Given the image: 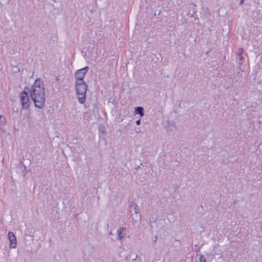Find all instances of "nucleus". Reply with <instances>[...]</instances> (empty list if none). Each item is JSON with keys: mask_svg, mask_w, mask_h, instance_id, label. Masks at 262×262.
Wrapping results in <instances>:
<instances>
[{"mask_svg": "<svg viewBox=\"0 0 262 262\" xmlns=\"http://www.w3.org/2000/svg\"><path fill=\"white\" fill-rule=\"evenodd\" d=\"M140 123V120H138L137 121H136V124L137 125H139Z\"/></svg>", "mask_w": 262, "mask_h": 262, "instance_id": "1a4fd4ad", "label": "nucleus"}, {"mask_svg": "<svg viewBox=\"0 0 262 262\" xmlns=\"http://www.w3.org/2000/svg\"><path fill=\"white\" fill-rule=\"evenodd\" d=\"M30 96L33 100L36 107L42 108L45 104V91L43 82L37 79L29 91Z\"/></svg>", "mask_w": 262, "mask_h": 262, "instance_id": "f257e3e1", "label": "nucleus"}, {"mask_svg": "<svg viewBox=\"0 0 262 262\" xmlns=\"http://www.w3.org/2000/svg\"><path fill=\"white\" fill-rule=\"evenodd\" d=\"M20 98L22 107L24 108H27L29 107L30 103L27 92H24L21 93Z\"/></svg>", "mask_w": 262, "mask_h": 262, "instance_id": "20e7f679", "label": "nucleus"}, {"mask_svg": "<svg viewBox=\"0 0 262 262\" xmlns=\"http://www.w3.org/2000/svg\"><path fill=\"white\" fill-rule=\"evenodd\" d=\"M143 109L141 107H137L135 108V113L139 114L141 117L143 116Z\"/></svg>", "mask_w": 262, "mask_h": 262, "instance_id": "423d86ee", "label": "nucleus"}, {"mask_svg": "<svg viewBox=\"0 0 262 262\" xmlns=\"http://www.w3.org/2000/svg\"><path fill=\"white\" fill-rule=\"evenodd\" d=\"M200 262H206V259H205V257L202 255L200 256Z\"/></svg>", "mask_w": 262, "mask_h": 262, "instance_id": "6e6552de", "label": "nucleus"}, {"mask_svg": "<svg viewBox=\"0 0 262 262\" xmlns=\"http://www.w3.org/2000/svg\"><path fill=\"white\" fill-rule=\"evenodd\" d=\"M243 49H241V51H240V53H242L243 52Z\"/></svg>", "mask_w": 262, "mask_h": 262, "instance_id": "9b49d317", "label": "nucleus"}, {"mask_svg": "<svg viewBox=\"0 0 262 262\" xmlns=\"http://www.w3.org/2000/svg\"><path fill=\"white\" fill-rule=\"evenodd\" d=\"M75 88L77 96L79 102L83 103L85 99V93L87 90V85L84 82H76Z\"/></svg>", "mask_w": 262, "mask_h": 262, "instance_id": "f03ea898", "label": "nucleus"}, {"mask_svg": "<svg viewBox=\"0 0 262 262\" xmlns=\"http://www.w3.org/2000/svg\"><path fill=\"white\" fill-rule=\"evenodd\" d=\"M136 215L137 216V218H140V215L138 214V213L136 211Z\"/></svg>", "mask_w": 262, "mask_h": 262, "instance_id": "9d476101", "label": "nucleus"}, {"mask_svg": "<svg viewBox=\"0 0 262 262\" xmlns=\"http://www.w3.org/2000/svg\"><path fill=\"white\" fill-rule=\"evenodd\" d=\"M8 239L10 242V246L11 248H15L16 247L17 242L16 237L12 232H9L8 233Z\"/></svg>", "mask_w": 262, "mask_h": 262, "instance_id": "39448f33", "label": "nucleus"}, {"mask_svg": "<svg viewBox=\"0 0 262 262\" xmlns=\"http://www.w3.org/2000/svg\"><path fill=\"white\" fill-rule=\"evenodd\" d=\"M88 68L85 67L78 70L75 73L76 83L79 82H84L83 78L85 76V74L88 72Z\"/></svg>", "mask_w": 262, "mask_h": 262, "instance_id": "7ed1b4c3", "label": "nucleus"}, {"mask_svg": "<svg viewBox=\"0 0 262 262\" xmlns=\"http://www.w3.org/2000/svg\"><path fill=\"white\" fill-rule=\"evenodd\" d=\"M125 231V229L121 228L118 230V233L119 236V238L120 239H122L123 237V236L122 235L123 232Z\"/></svg>", "mask_w": 262, "mask_h": 262, "instance_id": "0eeeda50", "label": "nucleus"}]
</instances>
